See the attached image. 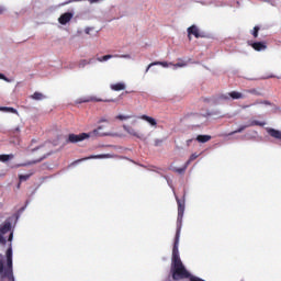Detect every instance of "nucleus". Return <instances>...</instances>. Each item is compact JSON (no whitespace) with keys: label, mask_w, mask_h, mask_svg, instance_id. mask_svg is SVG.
I'll use <instances>...</instances> for the list:
<instances>
[{"label":"nucleus","mask_w":281,"mask_h":281,"mask_svg":"<svg viewBox=\"0 0 281 281\" xmlns=\"http://www.w3.org/2000/svg\"><path fill=\"white\" fill-rule=\"evenodd\" d=\"M184 210L186 205H178L177 233L175 234L173 254L171 257V277H167L165 281H180L196 278L193 277L188 270H186V267L182 263V260H180L179 255L180 231L182 228V217L184 216Z\"/></svg>","instance_id":"1"},{"label":"nucleus","mask_w":281,"mask_h":281,"mask_svg":"<svg viewBox=\"0 0 281 281\" xmlns=\"http://www.w3.org/2000/svg\"><path fill=\"white\" fill-rule=\"evenodd\" d=\"M12 266V252H7V268H4V263L0 261V281H14V271Z\"/></svg>","instance_id":"2"},{"label":"nucleus","mask_w":281,"mask_h":281,"mask_svg":"<svg viewBox=\"0 0 281 281\" xmlns=\"http://www.w3.org/2000/svg\"><path fill=\"white\" fill-rule=\"evenodd\" d=\"M103 134L98 131H91L90 133H80V134H69L67 136V143L77 144L86 139L95 138L94 136H101Z\"/></svg>","instance_id":"3"},{"label":"nucleus","mask_w":281,"mask_h":281,"mask_svg":"<svg viewBox=\"0 0 281 281\" xmlns=\"http://www.w3.org/2000/svg\"><path fill=\"white\" fill-rule=\"evenodd\" d=\"M12 228V224L10 222H4L2 226H0V245H7V239L2 236L9 233Z\"/></svg>","instance_id":"4"},{"label":"nucleus","mask_w":281,"mask_h":281,"mask_svg":"<svg viewBox=\"0 0 281 281\" xmlns=\"http://www.w3.org/2000/svg\"><path fill=\"white\" fill-rule=\"evenodd\" d=\"M241 98H244V95L241 94V92H238V91H233V92H228L226 94L220 95V100H223V101L240 100Z\"/></svg>","instance_id":"5"},{"label":"nucleus","mask_w":281,"mask_h":281,"mask_svg":"<svg viewBox=\"0 0 281 281\" xmlns=\"http://www.w3.org/2000/svg\"><path fill=\"white\" fill-rule=\"evenodd\" d=\"M112 58H131L130 55H104L102 57H97V61L99 63H104V61H109V59H112Z\"/></svg>","instance_id":"6"},{"label":"nucleus","mask_w":281,"mask_h":281,"mask_svg":"<svg viewBox=\"0 0 281 281\" xmlns=\"http://www.w3.org/2000/svg\"><path fill=\"white\" fill-rule=\"evenodd\" d=\"M74 19V13L71 12H66L61 15H59L58 18V23L61 25H66L67 23H69V21H71Z\"/></svg>","instance_id":"7"},{"label":"nucleus","mask_w":281,"mask_h":281,"mask_svg":"<svg viewBox=\"0 0 281 281\" xmlns=\"http://www.w3.org/2000/svg\"><path fill=\"white\" fill-rule=\"evenodd\" d=\"M266 132H268V135L277 140L281 142V131L276 130L273 127H266Z\"/></svg>","instance_id":"8"},{"label":"nucleus","mask_w":281,"mask_h":281,"mask_svg":"<svg viewBox=\"0 0 281 281\" xmlns=\"http://www.w3.org/2000/svg\"><path fill=\"white\" fill-rule=\"evenodd\" d=\"M190 36H194L195 38L203 37V35L199 33V29L195 25H191L190 27H188V37Z\"/></svg>","instance_id":"9"},{"label":"nucleus","mask_w":281,"mask_h":281,"mask_svg":"<svg viewBox=\"0 0 281 281\" xmlns=\"http://www.w3.org/2000/svg\"><path fill=\"white\" fill-rule=\"evenodd\" d=\"M123 130H125V132H126L128 135L134 136V137H136L137 139H140V138H142V136L139 135L138 131L135 130V128L132 127V126L125 125V126H123Z\"/></svg>","instance_id":"10"},{"label":"nucleus","mask_w":281,"mask_h":281,"mask_svg":"<svg viewBox=\"0 0 281 281\" xmlns=\"http://www.w3.org/2000/svg\"><path fill=\"white\" fill-rule=\"evenodd\" d=\"M250 47H252V49H255L256 52H263L266 50V48H268V46L263 42L252 43L250 44Z\"/></svg>","instance_id":"11"},{"label":"nucleus","mask_w":281,"mask_h":281,"mask_svg":"<svg viewBox=\"0 0 281 281\" xmlns=\"http://www.w3.org/2000/svg\"><path fill=\"white\" fill-rule=\"evenodd\" d=\"M153 66H161V67L168 68L169 66H171V64H168L167 61L150 63L149 66H147V69H145V72H149V69Z\"/></svg>","instance_id":"12"},{"label":"nucleus","mask_w":281,"mask_h":281,"mask_svg":"<svg viewBox=\"0 0 281 281\" xmlns=\"http://www.w3.org/2000/svg\"><path fill=\"white\" fill-rule=\"evenodd\" d=\"M125 89H126V86L123 82L110 85V90L112 91H123Z\"/></svg>","instance_id":"13"},{"label":"nucleus","mask_w":281,"mask_h":281,"mask_svg":"<svg viewBox=\"0 0 281 281\" xmlns=\"http://www.w3.org/2000/svg\"><path fill=\"white\" fill-rule=\"evenodd\" d=\"M139 120H143V121L149 123V125L153 127H157V120H155L148 115H142V116H139Z\"/></svg>","instance_id":"14"},{"label":"nucleus","mask_w":281,"mask_h":281,"mask_svg":"<svg viewBox=\"0 0 281 281\" xmlns=\"http://www.w3.org/2000/svg\"><path fill=\"white\" fill-rule=\"evenodd\" d=\"M104 130V126H99V127H97L95 130H93V132H98L99 134H101V135H93V137H106V136H110V133L109 132H105V131H103Z\"/></svg>","instance_id":"15"},{"label":"nucleus","mask_w":281,"mask_h":281,"mask_svg":"<svg viewBox=\"0 0 281 281\" xmlns=\"http://www.w3.org/2000/svg\"><path fill=\"white\" fill-rule=\"evenodd\" d=\"M210 139H212V136L210 135H199L195 138L196 143H201V144H206L210 142Z\"/></svg>","instance_id":"16"},{"label":"nucleus","mask_w":281,"mask_h":281,"mask_svg":"<svg viewBox=\"0 0 281 281\" xmlns=\"http://www.w3.org/2000/svg\"><path fill=\"white\" fill-rule=\"evenodd\" d=\"M44 159H45V155H43V156L40 157L38 159H35V160H32V161H29V162L21 164V165H19V167H29V166H31V165H36V164L42 162Z\"/></svg>","instance_id":"17"},{"label":"nucleus","mask_w":281,"mask_h":281,"mask_svg":"<svg viewBox=\"0 0 281 281\" xmlns=\"http://www.w3.org/2000/svg\"><path fill=\"white\" fill-rule=\"evenodd\" d=\"M0 112L19 115L18 110H15L14 108L0 106Z\"/></svg>","instance_id":"18"},{"label":"nucleus","mask_w":281,"mask_h":281,"mask_svg":"<svg viewBox=\"0 0 281 281\" xmlns=\"http://www.w3.org/2000/svg\"><path fill=\"white\" fill-rule=\"evenodd\" d=\"M106 157H109V155H91L87 158H82L81 160H78V162L85 161V160H91V159H102V158H106Z\"/></svg>","instance_id":"19"},{"label":"nucleus","mask_w":281,"mask_h":281,"mask_svg":"<svg viewBox=\"0 0 281 281\" xmlns=\"http://www.w3.org/2000/svg\"><path fill=\"white\" fill-rule=\"evenodd\" d=\"M31 99L34 101H42L45 99V95H43L42 92H34V94L31 95Z\"/></svg>","instance_id":"20"},{"label":"nucleus","mask_w":281,"mask_h":281,"mask_svg":"<svg viewBox=\"0 0 281 281\" xmlns=\"http://www.w3.org/2000/svg\"><path fill=\"white\" fill-rule=\"evenodd\" d=\"M249 126H266V122H260V121H257V120H250L249 121Z\"/></svg>","instance_id":"21"},{"label":"nucleus","mask_w":281,"mask_h":281,"mask_svg":"<svg viewBox=\"0 0 281 281\" xmlns=\"http://www.w3.org/2000/svg\"><path fill=\"white\" fill-rule=\"evenodd\" d=\"M14 159V155L10 154V155H0V161L2 162H7L8 160H12Z\"/></svg>","instance_id":"22"},{"label":"nucleus","mask_w":281,"mask_h":281,"mask_svg":"<svg viewBox=\"0 0 281 281\" xmlns=\"http://www.w3.org/2000/svg\"><path fill=\"white\" fill-rule=\"evenodd\" d=\"M198 158H199V154H191L188 161H186V167H189L192 164V161L196 160Z\"/></svg>","instance_id":"23"},{"label":"nucleus","mask_w":281,"mask_h":281,"mask_svg":"<svg viewBox=\"0 0 281 281\" xmlns=\"http://www.w3.org/2000/svg\"><path fill=\"white\" fill-rule=\"evenodd\" d=\"M91 61H92V59H90V60L82 59V60L78 61V67L85 68L87 65H91Z\"/></svg>","instance_id":"24"},{"label":"nucleus","mask_w":281,"mask_h":281,"mask_svg":"<svg viewBox=\"0 0 281 281\" xmlns=\"http://www.w3.org/2000/svg\"><path fill=\"white\" fill-rule=\"evenodd\" d=\"M32 173L31 175H19V182H25L29 179H31Z\"/></svg>","instance_id":"25"},{"label":"nucleus","mask_w":281,"mask_h":281,"mask_svg":"<svg viewBox=\"0 0 281 281\" xmlns=\"http://www.w3.org/2000/svg\"><path fill=\"white\" fill-rule=\"evenodd\" d=\"M90 101H95V102H113L114 100H102V99H97V98L83 100V102H90Z\"/></svg>","instance_id":"26"},{"label":"nucleus","mask_w":281,"mask_h":281,"mask_svg":"<svg viewBox=\"0 0 281 281\" xmlns=\"http://www.w3.org/2000/svg\"><path fill=\"white\" fill-rule=\"evenodd\" d=\"M248 93L252 94V95H256V97H261L262 95V92H260V90H256V89L248 90Z\"/></svg>","instance_id":"27"},{"label":"nucleus","mask_w":281,"mask_h":281,"mask_svg":"<svg viewBox=\"0 0 281 281\" xmlns=\"http://www.w3.org/2000/svg\"><path fill=\"white\" fill-rule=\"evenodd\" d=\"M169 65L173 66L175 68H182V67L187 66V64L184 61L177 63V64L169 63Z\"/></svg>","instance_id":"28"},{"label":"nucleus","mask_w":281,"mask_h":281,"mask_svg":"<svg viewBox=\"0 0 281 281\" xmlns=\"http://www.w3.org/2000/svg\"><path fill=\"white\" fill-rule=\"evenodd\" d=\"M259 31H260V27L259 26H255V29L251 32L252 37L257 38Z\"/></svg>","instance_id":"29"},{"label":"nucleus","mask_w":281,"mask_h":281,"mask_svg":"<svg viewBox=\"0 0 281 281\" xmlns=\"http://www.w3.org/2000/svg\"><path fill=\"white\" fill-rule=\"evenodd\" d=\"M131 116L128 115H117L115 116V120H119V121H126V120H130Z\"/></svg>","instance_id":"30"},{"label":"nucleus","mask_w":281,"mask_h":281,"mask_svg":"<svg viewBox=\"0 0 281 281\" xmlns=\"http://www.w3.org/2000/svg\"><path fill=\"white\" fill-rule=\"evenodd\" d=\"M187 168H188V166H186V164H184V167L175 169V172H179V175H182V173H184Z\"/></svg>","instance_id":"31"},{"label":"nucleus","mask_w":281,"mask_h":281,"mask_svg":"<svg viewBox=\"0 0 281 281\" xmlns=\"http://www.w3.org/2000/svg\"><path fill=\"white\" fill-rule=\"evenodd\" d=\"M245 130V126H241V128L237 130V131H234L233 133L228 134L229 136H233L234 134L236 133H240Z\"/></svg>","instance_id":"32"},{"label":"nucleus","mask_w":281,"mask_h":281,"mask_svg":"<svg viewBox=\"0 0 281 281\" xmlns=\"http://www.w3.org/2000/svg\"><path fill=\"white\" fill-rule=\"evenodd\" d=\"M20 132H21L20 127H15L12 130L13 135H18V134H20Z\"/></svg>","instance_id":"33"},{"label":"nucleus","mask_w":281,"mask_h":281,"mask_svg":"<svg viewBox=\"0 0 281 281\" xmlns=\"http://www.w3.org/2000/svg\"><path fill=\"white\" fill-rule=\"evenodd\" d=\"M189 280L190 281H204V279H201L199 277H191Z\"/></svg>","instance_id":"34"},{"label":"nucleus","mask_w":281,"mask_h":281,"mask_svg":"<svg viewBox=\"0 0 281 281\" xmlns=\"http://www.w3.org/2000/svg\"><path fill=\"white\" fill-rule=\"evenodd\" d=\"M101 123H109V120H106V119H104V117H101V119L99 120V124H101Z\"/></svg>","instance_id":"35"},{"label":"nucleus","mask_w":281,"mask_h":281,"mask_svg":"<svg viewBox=\"0 0 281 281\" xmlns=\"http://www.w3.org/2000/svg\"><path fill=\"white\" fill-rule=\"evenodd\" d=\"M13 238H14V234L10 233V236H8V241H12Z\"/></svg>","instance_id":"36"},{"label":"nucleus","mask_w":281,"mask_h":281,"mask_svg":"<svg viewBox=\"0 0 281 281\" xmlns=\"http://www.w3.org/2000/svg\"><path fill=\"white\" fill-rule=\"evenodd\" d=\"M0 80H4V81H7V82H8L7 77H5L4 75H2V74H0Z\"/></svg>","instance_id":"37"},{"label":"nucleus","mask_w":281,"mask_h":281,"mask_svg":"<svg viewBox=\"0 0 281 281\" xmlns=\"http://www.w3.org/2000/svg\"><path fill=\"white\" fill-rule=\"evenodd\" d=\"M192 142H193V139L186 140L187 146H190V144H192Z\"/></svg>","instance_id":"38"},{"label":"nucleus","mask_w":281,"mask_h":281,"mask_svg":"<svg viewBox=\"0 0 281 281\" xmlns=\"http://www.w3.org/2000/svg\"><path fill=\"white\" fill-rule=\"evenodd\" d=\"M276 78V75H269L268 77H266V79H273Z\"/></svg>","instance_id":"39"},{"label":"nucleus","mask_w":281,"mask_h":281,"mask_svg":"<svg viewBox=\"0 0 281 281\" xmlns=\"http://www.w3.org/2000/svg\"><path fill=\"white\" fill-rule=\"evenodd\" d=\"M83 0H69V2L67 3H71V2H82Z\"/></svg>","instance_id":"40"},{"label":"nucleus","mask_w":281,"mask_h":281,"mask_svg":"<svg viewBox=\"0 0 281 281\" xmlns=\"http://www.w3.org/2000/svg\"><path fill=\"white\" fill-rule=\"evenodd\" d=\"M161 140L156 139L155 146H160Z\"/></svg>","instance_id":"41"},{"label":"nucleus","mask_w":281,"mask_h":281,"mask_svg":"<svg viewBox=\"0 0 281 281\" xmlns=\"http://www.w3.org/2000/svg\"><path fill=\"white\" fill-rule=\"evenodd\" d=\"M99 0H90L91 3L98 2Z\"/></svg>","instance_id":"42"},{"label":"nucleus","mask_w":281,"mask_h":281,"mask_svg":"<svg viewBox=\"0 0 281 281\" xmlns=\"http://www.w3.org/2000/svg\"><path fill=\"white\" fill-rule=\"evenodd\" d=\"M20 186H21V182H19V184H18V189H20Z\"/></svg>","instance_id":"43"},{"label":"nucleus","mask_w":281,"mask_h":281,"mask_svg":"<svg viewBox=\"0 0 281 281\" xmlns=\"http://www.w3.org/2000/svg\"><path fill=\"white\" fill-rule=\"evenodd\" d=\"M0 14H2V10L0 9Z\"/></svg>","instance_id":"44"}]
</instances>
